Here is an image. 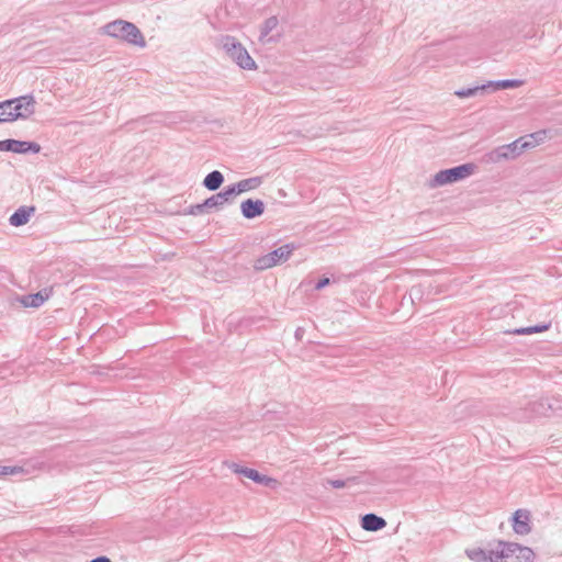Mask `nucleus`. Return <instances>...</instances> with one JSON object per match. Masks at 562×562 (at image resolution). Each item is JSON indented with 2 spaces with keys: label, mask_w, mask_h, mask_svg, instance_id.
I'll return each mask as SVG.
<instances>
[{
  "label": "nucleus",
  "mask_w": 562,
  "mask_h": 562,
  "mask_svg": "<svg viewBox=\"0 0 562 562\" xmlns=\"http://www.w3.org/2000/svg\"><path fill=\"white\" fill-rule=\"evenodd\" d=\"M36 101L26 94L0 102V117L5 122L29 119L35 112Z\"/></svg>",
  "instance_id": "f257e3e1"
},
{
  "label": "nucleus",
  "mask_w": 562,
  "mask_h": 562,
  "mask_svg": "<svg viewBox=\"0 0 562 562\" xmlns=\"http://www.w3.org/2000/svg\"><path fill=\"white\" fill-rule=\"evenodd\" d=\"M104 31L108 35L123 40L128 44L139 47H145L146 45V41L142 32L135 24L131 22L124 20H115L108 23L104 26Z\"/></svg>",
  "instance_id": "f03ea898"
},
{
  "label": "nucleus",
  "mask_w": 562,
  "mask_h": 562,
  "mask_svg": "<svg viewBox=\"0 0 562 562\" xmlns=\"http://www.w3.org/2000/svg\"><path fill=\"white\" fill-rule=\"evenodd\" d=\"M220 43L227 56L240 68L246 70L257 69L256 61L251 58L243 44L237 41V38L231 35H225L221 37Z\"/></svg>",
  "instance_id": "7ed1b4c3"
},
{
  "label": "nucleus",
  "mask_w": 562,
  "mask_h": 562,
  "mask_svg": "<svg viewBox=\"0 0 562 562\" xmlns=\"http://www.w3.org/2000/svg\"><path fill=\"white\" fill-rule=\"evenodd\" d=\"M497 555H494V562H533L535 553L528 547H522L515 542L501 541Z\"/></svg>",
  "instance_id": "20e7f679"
},
{
  "label": "nucleus",
  "mask_w": 562,
  "mask_h": 562,
  "mask_svg": "<svg viewBox=\"0 0 562 562\" xmlns=\"http://www.w3.org/2000/svg\"><path fill=\"white\" fill-rule=\"evenodd\" d=\"M526 137H520L510 144L499 146L487 154L488 161L499 162L502 160L515 159L524 153L525 149L535 147L531 142H524Z\"/></svg>",
  "instance_id": "39448f33"
},
{
  "label": "nucleus",
  "mask_w": 562,
  "mask_h": 562,
  "mask_svg": "<svg viewBox=\"0 0 562 562\" xmlns=\"http://www.w3.org/2000/svg\"><path fill=\"white\" fill-rule=\"evenodd\" d=\"M295 248L293 244L282 245L269 254L258 257L254 262V268L258 271H263L281 265L289 260Z\"/></svg>",
  "instance_id": "423d86ee"
},
{
  "label": "nucleus",
  "mask_w": 562,
  "mask_h": 562,
  "mask_svg": "<svg viewBox=\"0 0 562 562\" xmlns=\"http://www.w3.org/2000/svg\"><path fill=\"white\" fill-rule=\"evenodd\" d=\"M475 166L473 164H464L453 168L440 170L430 180V187L436 188L448 183L462 180L473 173Z\"/></svg>",
  "instance_id": "0eeeda50"
},
{
  "label": "nucleus",
  "mask_w": 562,
  "mask_h": 562,
  "mask_svg": "<svg viewBox=\"0 0 562 562\" xmlns=\"http://www.w3.org/2000/svg\"><path fill=\"white\" fill-rule=\"evenodd\" d=\"M558 403V400L550 398H540L538 401L531 402L528 404V407H526L528 413L527 416L530 418L547 417L551 413H557L561 408Z\"/></svg>",
  "instance_id": "6e6552de"
},
{
  "label": "nucleus",
  "mask_w": 562,
  "mask_h": 562,
  "mask_svg": "<svg viewBox=\"0 0 562 562\" xmlns=\"http://www.w3.org/2000/svg\"><path fill=\"white\" fill-rule=\"evenodd\" d=\"M13 151L16 154H25L32 151L34 154L40 153L41 146L35 142H25L16 139H4L0 140V151Z\"/></svg>",
  "instance_id": "1a4fd4ad"
},
{
  "label": "nucleus",
  "mask_w": 562,
  "mask_h": 562,
  "mask_svg": "<svg viewBox=\"0 0 562 562\" xmlns=\"http://www.w3.org/2000/svg\"><path fill=\"white\" fill-rule=\"evenodd\" d=\"M231 468L233 469V471L235 473L243 474L246 477L252 480L254 482H256L258 484H261V485H265V486H270V484L274 482L273 479H271V477H269L267 475L260 474L255 469L244 468V467H240V465H238L236 463H233Z\"/></svg>",
  "instance_id": "9d476101"
},
{
  "label": "nucleus",
  "mask_w": 562,
  "mask_h": 562,
  "mask_svg": "<svg viewBox=\"0 0 562 562\" xmlns=\"http://www.w3.org/2000/svg\"><path fill=\"white\" fill-rule=\"evenodd\" d=\"M240 211L245 218L251 220L263 214L265 203L261 200L247 199L241 202Z\"/></svg>",
  "instance_id": "9b49d317"
},
{
  "label": "nucleus",
  "mask_w": 562,
  "mask_h": 562,
  "mask_svg": "<svg viewBox=\"0 0 562 562\" xmlns=\"http://www.w3.org/2000/svg\"><path fill=\"white\" fill-rule=\"evenodd\" d=\"M514 524L513 528L514 531L518 535H528L531 530L529 520H530V514L528 510L525 509H518L515 512L513 517Z\"/></svg>",
  "instance_id": "f8f14e48"
},
{
  "label": "nucleus",
  "mask_w": 562,
  "mask_h": 562,
  "mask_svg": "<svg viewBox=\"0 0 562 562\" xmlns=\"http://www.w3.org/2000/svg\"><path fill=\"white\" fill-rule=\"evenodd\" d=\"M234 189L231 187L226 188L224 191L218 192L210 198H207L203 202V206H210V209H217L223 206L232 196H234Z\"/></svg>",
  "instance_id": "ddd939ff"
},
{
  "label": "nucleus",
  "mask_w": 562,
  "mask_h": 562,
  "mask_svg": "<svg viewBox=\"0 0 562 562\" xmlns=\"http://www.w3.org/2000/svg\"><path fill=\"white\" fill-rule=\"evenodd\" d=\"M385 526V519L372 513L366 514L361 518V527L367 531H379Z\"/></svg>",
  "instance_id": "4468645a"
},
{
  "label": "nucleus",
  "mask_w": 562,
  "mask_h": 562,
  "mask_svg": "<svg viewBox=\"0 0 562 562\" xmlns=\"http://www.w3.org/2000/svg\"><path fill=\"white\" fill-rule=\"evenodd\" d=\"M499 547L496 550H491L488 552L483 549H468L465 551L468 558L473 562H494V555H497Z\"/></svg>",
  "instance_id": "2eb2a0df"
},
{
  "label": "nucleus",
  "mask_w": 562,
  "mask_h": 562,
  "mask_svg": "<svg viewBox=\"0 0 562 562\" xmlns=\"http://www.w3.org/2000/svg\"><path fill=\"white\" fill-rule=\"evenodd\" d=\"M34 211L35 209L33 206H21L10 216L9 223L15 227L22 226L29 222L30 216Z\"/></svg>",
  "instance_id": "dca6fc26"
},
{
  "label": "nucleus",
  "mask_w": 562,
  "mask_h": 562,
  "mask_svg": "<svg viewBox=\"0 0 562 562\" xmlns=\"http://www.w3.org/2000/svg\"><path fill=\"white\" fill-rule=\"evenodd\" d=\"M262 183V179L260 177H252L248 179L240 180L239 182L232 186L234 189L235 195L257 189Z\"/></svg>",
  "instance_id": "f3484780"
},
{
  "label": "nucleus",
  "mask_w": 562,
  "mask_h": 562,
  "mask_svg": "<svg viewBox=\"0 0 562 562\" xmlns=\"http://www.w3.org/2000/svg\"><path fill=\"white\" fill-rule=\"evenodd\" d=\"M47 299L48 294H44L43 291H40L34 294L23 295L20 302L25 307H40Z\"/></svg>",
  "instance_id": "a211bd4d"
},
{
  "label": "nucleus",
  "mask_w": 562,
  "mask_h": 562,
  "mask_svg": "<svg viewBox=\"0 0 562 562\" xmlns=\"http://www.w3.org/2000/svg\"><path fill=\"white\" fill-rule=\"evenodd\" d=\"M279 20L277 16H270L268 18L260 29V36L259 41L262 43L271 42L272 37H268V35L278 26Z\"/></svg>",
  "instance_id": "6ab92c4d"
},
{
  "label": "nucleus",
  "mask_w": 562,
  "mask_h": 562,
  "mask_svg": "<svg viewBox=\"0 0 562 562\" xmlns=\"http://www.w3.org/2000/svg\"><path fill=\"white\" fill-rule=\"evenodd\" d=\"M363 481L361 480V476H348L347 479L345 480H339V479H327L324 483V485H330L331 487L334 488H344V487H348V486H351V485H357V484H360L362 483Z\"/></svg>",
  "instance_id": "aec40b11"
},
{
  "label": "nucleus",
  "mask_w": 562,
  "mask_h": 562,
  "mask_svg": "<svg viewBox=\"0 0 562 562\" xmlns=\"http://www.w3.org/2000/svg\"><path fill=\"white\" fill-rule=\"evenodd\" d=\"M224 182L222 172L214 170L210 172L203 180V186L210 191L217 190Z\"/></svg>",
  "instance_id": "412c9836"
},
{
  "label": "nucleus",
  "mask_w": 562,
  "mask_h": 562,
  "mask_svg": "<svg viewBox=\"0 0 562 562\" xmlns=\"http://www.w3.org/2000/svg\"><path fill=\"white\" fill-rule=\"evenodd\" d=\"M492 85H482L473 88H463L454 92V94L461 99L471 98L476 95L479 92H485Z\"/></svg>",
  "instance_id": "4be33fe9"
},
{
  "label": "nucleus",
  "mask_w": 562,
  "mask_h": 562,
  "mask_svg": "<svg viewBox=\"0 0 562 562\" xmlns=\"http://www.w3.org/2000/svg\"><path fill=\"white\" fill-rule=\"evenodd\" d=\"M487 85H492L490 89L493 91L498 89H508V88H517L521 85V81L515 79H505L498 81H490Z\"/></svg>",
  "instance_id": "5701e85b"
},
{
  "label": "nucleus",
  "mask_w": 562,
  "mask_h": 562,
  "mask_svg": "<svg viewBox=\"0 0 562 562\" xmlns=\"http://www.w3.org/2000/svg\"><path fill=\"white\" fill-rule=\"evenodd\" d=\"M546 329H548V325L520 327V328H516L513 331V334H515V335H529V334H533V333H541V331H543Z\"/></svg>",
  "instance_id": "b1692460"
},
{
  "label": "nucleus",
  "mask_w": 562,
  "mask_h": 562,
  "mask_svg": "<svg viewBox=\"0 0 562 562\" xmlns=\"http://www.w3.org/2000/svg\"><path fill=\"white\" fill-rule=\"evenodd\" d=\"M26 471L22 467L0 465V476L23 474Z\"/></svg>",
  "instance_id": "393cba45"
},
{
  "label": "nucleus",
  "mask_w": 562,
  "mask_h": 562,
  "mask_svg": "<svg viewBox=\"0 0 562 562\" xmlns=\"http://www.w3.org/2000/svg\"><path fill=\"white\" fill-rule=\"evenodd\" d=\"M546 134H547L546 131H538V132H536L533 134H530V135L526 136L524 142H531L536 146L539 142L544 139Z\"/></svg>",
  "instance_id": "a878e982"
},
{
  "label": "nucleus",
  "mask_w": 562,
  "mask_h": 562,
  "mask_svg": "<svg viewBox=\"0 0 562 562\" xmlns=\"http://www.w3.org/2000/svg\"><path fill=\"white\" fill-rule=\"evenodd\" d=\"M210 210H211L210 206H203V203H201V204L191 205L188 213L191 215H198V214H202L204 212H209Z\"/></svg>",
  "instance_id": "bb28decb"
},
{
  "label": "nucleus",
  "mask_w": 562,
  "mask_h": 562,
  "mask_svg": "<svg viewBox=\"0 0 562 562\" xmlns=\"http://www.w3.org/2000/svg\"><path fill=\"white\" fill-rule=\"evenodd\" d=\"M330 283L329 278H323L315 284V290H322Z\"/></svg>",
  "instance_id": "cd10ccee"
},
{
  "label": "nucleus",
  "mask_w": 562,
  "mask_h": 562,
  "mask_svg": "<svg viewBox=\"0 0 562 562\" xmlns=\"http://www.w3.org/2000/svg\"><path fill=\"white\" fill-rule=\"evenodd\" d=\"M90 562H112L108 557L101 555L92 559Z\"/></svg>",
  "instance_id": "c85d7f7f"
},
{
  "label": "nucleus",
  "mask_w": 562,
  "mask_h": 562,
  "mask_svg": "<svg viewBox=\"0 0 562 562\" xmlns=\"http://www.w3.org/2000/svg\"><path fill=\"white\" fill-rule=\"evenodd\" d=\"M295 336L296 338H299L301 336V328H297L296 331H295Z\"/></svg>",
  "instance_id": "c756f323"
}]
</instances>
